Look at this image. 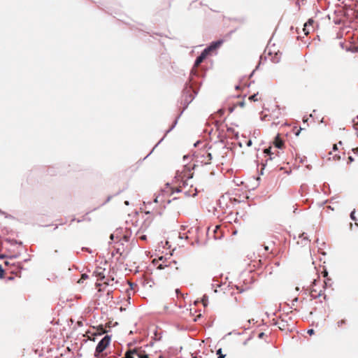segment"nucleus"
Here are the masks:
<instances>
[{"label": "nucleus", "instance_id": "obj_36", "mask_svg": "<svg viewBox=\"0 0 358 358\" xmlns=\"http://www.w3.org/2000/svg\"><path fill=\"white\" fill-rule=\"evenodd\" d=\"M251 143H252L251 141H249V142L248 143V145H251Z\"/></svg>", "mask_w": 358, "mask_h": 358}, {"label": "nucleus", "instance_id": "obj_16", "mask_svg": "<svg viewBox=\"0 0 358 358\" xmlns=\"http://www.w3.org/2000/svg\"><path fill=\"white\" fill-rule=\"evenodd\" d=\"M217 355H218V358H224L225 355L222 354V349H219L217 351Z\"/></svg>", "mask_w": 358, "mask_h": 358}, {"label": "nucleus", "instance_id": "obj_4", "mask_svg": "<svg viewBox=\"0 0 358 358\" xmlns=\"http://www.w3.org/2000/svg\"><path fill=\"white\" fill-rule=\"evenodd\" d=\"M317 283V280H314L313 287L310 289V296L313 299H317V298H319V297H320L322 296H324V298L325 299V296H324V290H323L324 287L323 286L322 289H321V288L317 289L316 288Z\"/></svg>", "mask_w": 358, "mask_h": 358}, {"label": "nucleus", "instance_id": "obj_18", "mask_svg": "<svg viewBox=\"0 0 358 358\" xmlns=\"http://www.w3.org/2000/svg\"><path fill=\"white\" fill-rule=\"evenodd\" d=\"M3 273H4V271L2 268L1 266H0V278H3Z\"/></svg>", "mask_w": 358, "mask_h": 358}, {"label": "nucleus", "instance_id": "obj_34", "mask_svg": "<svg viewBox=\"0 0 358 358\" xmlns=\"http://www.w3.org/2000/svg\"><path fill=\"white\" fill-rule=\"evenodd\" d=\"M265 152H268H268H270V151H269V150H268V149H266V150H265Z\"/></svg>", "mask_w": 358, "mask_h": 358}, {"label": "nucleus", "instance_id": "obj_37", "mask_svg": "<svg viewBox=\"0 0 358 358\" xmlns=\"http://www.w3.org/2000/svg\"><path fill=\"white\" fill-rule=\"evenodd\" d=\"M176 191H177V192H180L181 190H180V188H178V187H177V188H176Z\"/></svg>", "mask_w": 358, "mask_h": 358}, {"label": "nucleus", "instance_id": "obj_6", "mask_svg": "<svg viewBox=\"0 0 358 358\" xmlns=\"http://www.w3.org/2000/svg\"><path fill=\"white\" fill-rule=\"evenodd\" d=\"M184 174L182 176H178V178L182 181L183 185H187V180L192 178L193 173H190V170L189 168L186 166L183 167Z\"/></svg>", "mask_w": 358, "mask_h": 358}, {"label": "nucleus", "instance_id": "obj_24", "mask_svg": "<svg viewBox=\"0 0 358 358\" xmlns=\"http://www.w3.org/2000/svg\"><path fill=\"white\" fill-rule=\"evenodd\" d=\"M301 130H302V129H301V128H300L299 129H298V130L295 132L296 136H299V133H300V131H301Z\"/></svg>", "mask_w": 358, "mask_h": 358}, {"label": "nucleus", "instance_id": "obj_33", "mask_svg": "<svg viewBox=\"0 0 358 358\" xmlns=\"http://www.w3.org/2000/svg\"><path fill=\"white\" fill-rule=\"evenodd\" d=\"M4 264H5V265H6V266H7V265H8V262L5 261V262H4Z\"/></svg>", "mask_w": 358, "mask_h": 358}, {"label": "nucleus", "instance_id": "obj_30", "mask_svg": "<svg viewBox=\"0 0 358 358\" xmlns=\"http://www.w3.org/2000/svg\"><path fill=\"white\" fill-rule=\"evenodd\" d=\"M352 150L355 153H357L358 152V148H354Z\"/></svg>", "mask_w": 358, "mask_h": 358}, {"label": "nucleus", "instance_id": "obj_5", "mask_svg": "<svg viewBox=\"0 0 358 358\" xmlns=\"http://www.w3.org/2000/svg\"><path fill=\"white\" fill-rule=\"evenodd\" d=\"M314 23L315 21L313 19H309L308 22L304 24L303 31L305 35L308 36L310 32L314 31Z\"/></svg>", "mask_w": 358, "mask_h": 358}, {"label": "nucleus", "instance_id": "obj_15", "mask_svg": "<svg viewBox=\"0 0 358 358\" xmlns=\"http://www.w3.org/2000/svg\"><path fill=\"white\" fill-rule=\"evenodd\" d=\"M355 210H354L351 213H350V217L352 220H354L355 222L357 221V218L355 215ZM355 224H357L358 226V224L357 222H355Z\"/></svg>", "mask_w": 358, "mask_h": 358}, {"label": "nucleus", "instance_id": "obj_1", "mask_svg": "<svg viewBox=\"0 0 358 358\" xmlns=\"http://www.w3.org/2000/svg\"><path fill=\"white\" fill-rule=\"evenodd\" d=\"M106 269L101 267H96L93 273V275L97 278V281H101L102 282H96V287H99L102 285V284L105 285H108L110 284L108 280H106L105 276Z\"/></svg>", "mask_w": 358, "mask_h": 358}, {"label": "nucleus", "instance_id": "obj_20", "mask_svg": "<svg viewBox=\"0 0 358 358\" xmlns=\"http://www.w3.org/2000/svg\"><path fill=\"white\" fill-rule=\"evenodd\" d=\"M165 267H168V266L167 265L164 266L163 264H159L157 268L159 269H164V268H165Z\"/></svg>", "mask_w": 358, "mask_h": 358}, {"label": "nucleus", "instance_id": "obj_17", "mask_svg": "<svg viewBox=\"0 0 358 358\" xmlns=\"http://www.w3.org/2000/svg\"><path fill=\"white\" fill-rule=\"evenodd\" d=\"M88 278V275L87 274H83L81 276V278L78 281V283H80L83 280H85Z\"/></svg>", "mask_w": 358, "mask_h": 358}, {"label": "nucleus", "instance_id": "obj_38", "mask_svg": "<svg viewBox=\"0 0 358 358\" xmlns=\"http://www.w3.org/2000/svg\"><path fill=\"white\" fill-rule=\"evenodd\" d=\"M155 203H157V202H158L157 197L155 199Z\"/></svg>", "mask_w": 358, "mask_h": 358}, {"label": "nucleus", "instance_id": "obj_13", "mask_svg": "<svg viewBox=\"0 0 358 358\" xmlns=\"http://www.w3.org/2000/svg\"><path fill=\"white\" fill-rule=\"evenodd\" d=\"M347 323L346 320L341 319L339 321L337 322V325L338 327H342L343 325H345Z\"/></svg>", "mask_w": 358, "mask_h": 358}, {"label": "nucleus", "instance_id": "obj_21", "mask_svg": "<svg viewBox=\"0 0 358 358\" xmlns=\"http://www.w3.org/2000/svg\"><path fill=\"white\" fill-rule=\"evenodd\" d=\"M139 238L142 241H145L147 239V237L145 235H142V236H139Z\"/></svg>", "mask_w": 358, "mask_h": 358}, {"label": "nucleus", "instance_id": "obj_8", "mask_svg": "<svg viewBox=\"0 0 358 358\" xmlns=\"http://www.w3.org/2000/svg\"><path fill=\"white\" fill-rule=\"evenodd\" d=\"M222 43H223L222 40L213 42L210 44V45L208 48H206L205 50H207L208 53L209 54L210 52H212V51L216 50L217 48H218L219 47H220V45L222 44Z\"/></svg>", "mask_w": 358, "mask_h": 358}, {"label": "nucleus", "instance_id": "obj_42", "mask_svg": "<svg viewBox=\"0 0 358 358\" xmlns=\"http://www.w3.org/2000/svg\"><path fill=\"white\" fill-rule=\"evenodd\" d=\"M124 358V357H123Z\"/></svg>", "mask_w": 358, "mask_h": 358}, {"label": "nucleus", "instance_id": "obj_23", "mask_svg": "<svg viewBox=\"0 0 358 358\" xmlns=\"http://www.w3.org/2000/svg\"><path fill=\"white\" fill-rule=\"evenodd\" d=\"M202 303L204 306H206V296H204L203 299H202Z\"/></svg>", "mask_w": 358, "mask_h": 358}, {"label": "nucleus", "instance_id": "obj_11", "mask_svg": "<svg viewBox=\"0 0 358 358\" xmlns=\"http://www.w3.org/2000/svg\"><path fill=\"white\" fill-rule=\"evenodd\" d=\"M136 349L129 350L126 352L124 358H134V355H136Z\"/></svg>", "mask_w": 358, "mask_h": 358}, {"label": "nucleus", "instance_id": "obj_26", "mask_svg": "<svg viewBox=\"0 0 358 358\" xmlns=\"http://www.w3.org/2000/svg\"><path fill=\"white\" fill-rule=\"evenodd\" d=\"M298 301V299L297 298H294L292 301V306H294V302H296Z\"/></svg>", "mask_w": 358, "mask_h": 358}, {"label": "nucleus", "instance_id": "obj_32", "mask_svg": "<svg viewBox=\"0 0 358 358\" xmlns=\"http://www.w3.org/2000/svg\"><path fill=\"white\" fill-rule=\"evenodd\" d=\"M263 336H264V333H260V334H259V338L263 337Z\"/></svg>", "mask_w": 358, "mask_h": 358}, {"label": "nucleus", "instance_id": "obj_9", "mask_svg": "<svg viewBox=\"0 0 358 358\" xmlns=\"http://www.w3.org/2000/svg\"><path fill=\"white\" fill-rule=\"evenodd\" d=\"M275 146L278 148H283V145H284V141H282V139L280 137V135L278 134L275 139H274V142H273Z\"/></svg>", "mask_w": 358, "mask_h": 358}, {"label": "nucleus", "instance_id": "obj_41", "mask_svg": "<svg viewBox=\"0 0 358 358\" xmlns=\"http://www.w3.org/2000/svg\"><path fill=\"white\" fill-rule=\"evenodd\" d=\"M192 358H197V357H192Z\"/></svg>", "mask_w": 358, "mask_h": 358}, {"label": "nucleus", "instance_id": "obj_14", "mask_svg": "<svg viewBox=\"0 0 358 358\" xmlns=\"http://www.w3.org/2000/svg\"><path fill=\"white\" fill-rule=\"evenodd\" d=\"M249 99L252 101H257L259 100L258 93L255 94L249 97Z\"/></svg>", "mask_w": 358, "mask_h": 358}, {"label": "nucleus", "instance_id": "obj_28", "mask_svg": "<svg viewBox=\"0 0 358 358\" xmlns=\"http://www.w3.org/2000/svg\"><path fill=\"white\" fill-rule=\"evenodd\" d=\"M337 149H338V148H337V145H336V144H334V145H333V150H336Z\"/></svg>", "mask_w": 358, "mask_h": 358}, {"label": "nucleus", "instance_id": "obj_31", "mask_svg": "<svg viewBox=\"0 0 358 358\" xmlns=\"http://www.w3.org/2000/svg\"><path fill=\"white\" fill-rule=\"evenodd\" d=\"M184 170L182 171V173L180 174V176H182L184 174ZM178 176H179V173H177Z\"/></svg>", "mask_w": 358, "mask_h": 358}, {"label": "nucleus", "instance_id": "obj_29", "mask_svg": "<svg viewBox=\"0 0 358 358\" xmlns=\"http://www.w3.org/2000/svg\"><path fill=\"white\" fill-rule=\"evenodd\" d=\"M264 250H265L266 251H268V250H269V247H268V246H267V245H266V246H264Z\"/></svg>", "mask_w": 358, "mask_h": 358}, {"label": "nucleus", "instance_id": "obj_10", "mask_svg": "<svg viewBox=\"0 0 358 358\" xmlns=\"http://www.w3.org/2000/svg\"><path fill=\"white\" fill-rule=\"evenodd\" d=\"M136 355L138 357V358H149L148 355L145 354L144 350H141L140 348H136Z\"/></svg>", "mask_w": 358, "mask_h": 358}, {"label": "nucleus", "instance_id": "obj_35", "mask_svg": "<svg viewBox=\"0 0 358 358\" xmlns=\"http://www.w3.org/2000/svg\"><path fill=\"white\" fill-rule=\"evenodd\" d=\"M252 321H254V319H252ZM248 322L249 323H250V322H251V320H250V319H249V320H248Z\"/></svg>", "mask_w": 358, "mask_h": 358}, {"label": "nucleus", "instance_id": "obj_27", "mask_svg": "<svg viewBox=\"0 0 358 358\" xmlns=\"http://www.w3.org/2000/svg\"><path fill=\"white\" fill-rule=\"evenodd\" d=\"M348 160H349L348 162H353L354 159L352 157H349Z\"/></svg>", "mask_w": 358, "mask_h": 358}, {"label": "nucleus", "instance_id": "obj_3", "mask_svg": "<svg viewBox=\"0 0 358 358\" xmlns=\"http://www.w3.org/2000/svg\"><path fill=\"white\" fill-rule=\"evenodd\" d=\"M110 341V337L109 336H106L103 338H102L99 343H98L96 348L95 355L97 356L98 354L102 352L109 345Z\"/></svg>", "mask_w": 358, "mask_h": 358}, {"label": "nucleus", "instance_id": "obj_19", "mask_svg": "<svg viewBox=\"0 0 358 358\" xmlns=\"http://www.w3.org/2000/svg\"><path fill=\"white\" fill-rule=\"evenodd\" d=\"M307 333L310 335V336H312L315 334V331L314 329H308Z\"/></svg>", "mask_w": 358, "mask_h": 358}, {"label": "nucleus", "instance_id": "obj_7", "mask_svg": "<svg viewBox=\"0 0 358 358\" xmlns=\"http://www.w3.org/2000/svg\"><path fill=\"white\" fill-rule=\"evenodd\" d=\"M208 55L209 54L208 53L207 50H204L201 52V54L196 58L194 63V67H198L203 62V60L207 57Z\"/></svg>", "mask_w": 358, "mask_h": 358}, {"label": "nucleus", "instance_id": "obj_22", "mask_svg": "<svg viewBox=\"0 0 358 358\" xmlns=\"http://www.w3.org/2000/svg\"><path fill=\"white\" fill-rule=\"evenodd\" d=\"M224 110L222 109H220L217 111V113H219L220 116L224 114Z\"/></svg>", "mask_w": 358, "mask_h": 358}, {"label": "nucleus", "instance_id": "obj_40", "mask_svg": "<svg viewBox=\"0 0 358 358\" xmlns=\"http://www.w3.org/2000/svg\"><path fill=\"white\" fill-rule=\"evenodd\" d=\"M125 204L128 205L129 204L128 201H125Z\"/></svg>", "mask_w": 358, "mask_h": 358}, {"label": "nucleus", "instance_id": "obj_25", "mask_svg": "<svg viewBox=\"0 0 358 358\" xmlns=\"http://www.w3.org/2000/svg\"><path fill=\"white\" fill-rule=\"evenodd\" d=\"M322 273H323V276H324V277H325V278H326V277L327 276V275H328V273H327V271H324L322 272Z\"/></svg>", "mask_w": 358, "mask_h": 358}, {"label": "nucleus", "instance_id": "obj_2", "mask_svg": "<svg viewBox=\"0 0 358 358\" xmlns=\"http://www.w3.org/2000/svg\"><path fill=\"white\" fill-rule=\"evenodd\" d=\"M196 158L197 162L203 165H207L211 163L212 155L208 150H205L201 155H198Z\"/></svg>", "mask_w": 358, "mask_h": 358}, {"label": "nucleus", "instance_id": "obj_39", "mask_svg": "<svg viewBox=\"0 0 358 358\" xmlns=\"http://www.w3.org/2000/svg\"><path fill=\"white\" fill-rule=\"evenodd\" d=\"M176 293H177L178 294L180 293L179 289H176Z\"/></svg>", "mask_w": 358, "mask_h": 358}, {"label": "nucleus", "instance_id": "obj_12", "mask_svg": "<svg viewBox=\"0 0 358 358\" xmlns=\"http://www.w3.org/2000/svg\"><path fill=\"white\" fill-rule=\"evenodd\" d=\"M220 226L217 225L215 227V229H213L215 238H220L221 237V232L220 231Z\"/></svg>", "mask_w": 358, "mask_h": 358}]
</instances>
